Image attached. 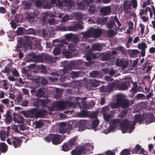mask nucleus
I'll return each mask as SVG.
<instances>
[{"mask_svg": "<svg viewBox=\"0 0 155 155\" xmlns=\"http://www.w3.org/2000/svg\"><path fill=\"white\" fill-rule=\"evenodd\" d=\"M76 45L72 43L69 44L68 46V50L66 48L62 49V53L67 58H70L72 57V53L77 51L75 48Z\"/></svg>", "mask_w": 155, "mask_h": 155, "instance_id": "obj_1", "label": "nucleus"}, {"mask_svg": "<svg viewBox=\"0 0 155 155\" xmlns=\"http://www.w3.org/2000/svg\"><path fill=\"white\" fill-rule=\"evenodd\" d=\"M71 64L74 66L76 69H81L84 68L85 67L86 68L87 67V68H90L92 63V62H85L82 60H79L72 61Z\"/></svg>", "mask_w": 155, "mask_h": 155, "instance_id": "obj_2", "label": "nucleus"}, {"mask_svg": "<svg viewBox=\"0 0 155 155\" xmlns=\"http://www.w3.org/2000/svg\"><path fill=\"white\" fill-rule=\"evenodd\" d=\"M7 141L9 144L13 146L15 148L19 147L22 142V140L20 138L13 136L8 138Z\"/></svg>", "mask_w": 155, "mask_h": 155, "instance_id": "obj_3", "label": "nucleus"}, {"mask_svg": "<svg viewBox=\"0 0 155 155\" xmlns=\"http://www.w3.org/2000/svg\"><path fill=\"white\" fill-rule=\"evenodd\" d=\"M68 44V41L64 39L62 40V41L59 44H53V45L55 46L53 51V54L55 55H59L61 52V48H64L66 47L64 45H67Z\"/></svg>", "mask_w": 155, "mask_h": 155, "instance_id": "obj_4", "label": "nucleus"}, {"mask_svg": "<svg viewBox=\"0 0 155 155\" xmlns=\"http://www.w3.org/2000/svg\"><path fill=\"white\" fill-rule=\"evenodd\" d=\"M130 78L129 77L125 78L124 81L121 83H119L118 90L124 91L128 89V87L130 85Z\"/></svg>", "mask_w": 155, "mask_h": 155, "instance_id": "obj_5", "label": "nucleus"}, {"mask_svg": "<svg viewBox=\"0 0 155 155\" xmlns=\"http://www.w3.org/2000/svg\"><path fill=\"white\" fill-rule=\"evenodd\" d=\"M118 97V102L119 104L120 107L123 109L127 108L130 105V101L124 98L121 95L117 96Z\"/></svg>", "mask_w": 155, "mask_h": 155, "instance_id": "obj_6", "label": "nucleus"}, {"mask_svg": "<svg viewBox=\"0 0 155 155\" xmlns=\"http://www.w3.org/2000/svg\"><path fill=\"white\" fill-rule=\"evenodd\" d=\"M72 68V66L71 64H66L64 66L63 69L57 71H54L52 72L51 74L53 76L59 75H60L59 72H62L63 74H64L67 72L68 71L71 70Z\"/></svg>", "mask_w": 155, "mask_h": 155, "instance_id": "obj_7", "label": "nucleus"}, {"mask_svg": "<svg viewBox=\"0 0 155 155\" xmlns=\"http://www.w3.org/2000/svg\"><path fill=\"white\" fill-rule=\"evenodd\" d=\"M43 61V57L40 55H36L30 54H28L27 62H41Z\"/></svg>", "mask_w": 155, "mask_h": 155, "instance_id": "obj_8", "label": "nucleus"}, {"mask_svg": "<svg viewBox=\"0 0 155 155\" xmlns=\"http://www.w3.org/2000/svg\"><path fill=\"white\" fill-rule=\"evenodd\" d=\"M49 3V0H37L35 2V5L37 7L40 8L44 4V8L50 9L51 5Z\"/></svg>", "mask_w": 155, "mask_h": 155, "instance_id": "obj_9", "label": "nucleus"}, {"mask_svg": "<svg viewBox=\"0 0 155 155\" xmlns=\"http://www.w3.org/2000/svg\"><path fill=\"white\" fill-rule=\"evenodd\" d=\"M102 55L99 53H93L91 52H87L86 54L85 57L87 60L91 61L92 59H96L98 58Z\"/></svg>", "mask_w": 155, "mask_h": 155, "instance_id": "obj_10", "label": "nucleus"}, {"mask_svg": "<svg viewBox=\"0 0 155 155\" xmlns=\"http://www.w3.org/2000/svg\"><path fill=\"white\" fill-rule=\"evenodd\" d=\"M119 81L118 80L116 81H115L111 83L107 87V90H105L106 87H103V90L104 92L107 91H109L113 90L114 89L118 90Z\"/></svg>", "mask_w": 155, "mask_h": 155, "instance_id": "obj_11", "label": "nucleus"}, {"mask_svg": "<svg viewBox=\"0 0 155 155\" xmlns=\"http://www.w3.org/2000/svg\"><path fill=\"white\" fill-rule=\"evenodd\" d=\"M91 31L92 37L95 38H97L101 36L102 33V30L99 28H91Z\"/></svg>", "mask_w": 155, "mask_h": 155, "instance_id": "obj_12", "label": "nucleus"}, {"mask_svg": "<svg viewBox=\"0 0 155 155\" xmlns=\"http://www.w3.org/2000/svg\"><path fill=\"white\" fill-rule=\"evenodd\" d=\"M83 28L82 25L75 22H74L72 25L68 27V31H76L78 29H81Z\"/></svg>", "mask_w": 155, "mask_h": 155, "instance_id": "obj_13", "label": "nucleus"}, {"mask_svg": "<svg viewBox=\"0 0 155 155\" xmlns=\"http://www.w3.org/2000/svg\"><path fill=\"white\" fill-rule=\"evenodd\" d=\"M130 126L128 121L127 120H124L120 123V126L123 133H125Z\"/></svg>", "mask_w": 155, "mask_h": 155, "instance_id": "obj_14", "label": "nucleus"}, {"mask_svg": "<svg viewBox=\"0 0 155 155\" xmlns=\"http://www.w3.org/2000/svg\"><path fill=\"white\" fill-rule=\"evenodd\" d=\"M111 8L110 6H105L101 8L100 10V12L101 14L104 16L110 15L111 12Z\"/></svg>", "mask_w": 155, "mask_h": 155, "instance_id": "obj_15", "label": "nucleus"}, {"mask_svg": "<svg viewBox=\"0 0 155 155\" xmlns=\"http://www.w3.org/2000/svg\"><path fill=\"white\" fill-rule=\"evenodd\" d=\"M93 18V22L99 24L104 25L107 22V17L101 18L95 17Z\"/></svg>", "mask_w": 155, "mask_h": 155, "instance_id": "obj_16", "label": "nucleus"}, {"mask_svg": "<svg viewBox=\"0 0 155 155\" xmlns=\"http://www.w3.org/2000/svg\"><path fill=\"white\" fill-rule=\"evenodd\" d=\"M123 6L124 10L126 13H128L131 8V3L129 0L124 2Z\"/></svg>", "mask_w": 155, "mask_h": 155, "instance_id": "obj_17", "label": "nucleus"}, {"mask_svg": "<svg viewBox=\"0 0 155 155\" xmlns=\"http://www.w3.org/2000/svg\"><path fill=\"white\" fill-rule=\"evenodd\" d=\"M127 61H124L123 60H117L116 61V65L117 66H120L123 68H126L128 66Z\"/></svg>", "mask_w": 155, "mask_h": 155, "instance_id": "obj_18", "label": "nucleus"}, {"mask_svg": "<svg viewBox=\"0 0 155 155\" xmlns=\"http://www.w3.org/2000/svg\"><path fill=\"white\" fill-rule=\"evenodd\" d=\"M37 110V108H33L25 112L24 115L27 117H32L34 115H35Z\"/></svg>", "mask_w": 155, "mask_h": 155, "instance_id": "obj_19", "label": "nucleus"}, {"mask_svg": "<svg viewBox=\"0 0 155 155\" xmlns=\"http://www.w3.org/2000/svg\"><path fill=\"white\" fill-rule=\"evenodd\" d=\"M13 120L15 123H22L24 121V119L23 118L19 115H18L15 113L13 114Z\"/></svg>", "mask_w": 155, "mask_h": 155, "instance_id": "obj_20", "label": "nucleus"}, {"mask_svg": "<svg viewBox=\"0 0 155 155\" xmlns=\"http://www.w3.org/2000/svg\"><path fill=\"white\" fill-rule=\"evenodd\" d=\"M61 142L59 135L53 134L52 141L53 144L54 145H57L60 143Z\"/></svg>", "mask_w": 155, "mask_h": 155, "instance_id": "obj_21", "label": "nucleus"}, {"mask_svg": "<svg viewBox=\"0 0 155 155\" xmlns=\"http://www.w3.org/2000/svg\"><path fill=\"white\" fill-rule=\"evenodd\" d=\"M35 17L31 12H28L25 13V19L31 23H32L34 21Z\"/></svg>", "mask_w": 155, "mask_h": 155, "instance_id": "obj_22", "label": "nucleus"}, {"mask_svg": "<svg viewBox=\"0 0 155 155\" xmlns=\"http://www.w3.org/2000/svg\"><path fill=\"white\" fill-rule=\"evenodd\" d=\"M47 111L45 110L42 109L36 111L35 117L36 118L43 117L47 114Z\"/></svg>", "mask_w": 155, "mask_h": 155, "instance_id": "obj_23", "label": "nucleus"}, {"mask_svg": "<svg viewBox=\"0 0 155 155\" xmlns=\"http://www.w3.org/2000/svg\"><path fill=\"white\" fill-rule=\"evenodd\" d=\"M144 119L147 123H150L155 121V117L153 114H147L145 117Z\"/></svg>", "mask_w": 155, "mask_h": 155, "instance_id": "obj_24", "label": "nucleus"}, {"mask_svg": "<svg viewBox=\"0 0 155 155\" xmlns=\"http://www.w3.org/2000/svg\"><path fill=\"white\" fill-rule=\"evenodd\" d=\"M47 63H51L55 62V60L52 57L49 55H46L43 56V60Z\"/></svg>", "mask_w": 155, "mask_h": 155, "instance_id": "obj_25", "label": "nucleus"}, {"mask_svg": "<svg viewBox=\"0 0 155 155\" xmlns=\"http://www.w3.org/2000/svg\"><path fill=\"white\" fill-rule=\"evenodd\" d=\"M81 34L82 35V38L87 39L92 37L91 28H90L86 32H82Z\"/></svg>", "mask_w": 155, "mask_h": 155, "instance_id": "obj_26", "label": "nucleus"}, {"mask_svg": "<svg viewBox=\"0 0 155 155\" xmlns=\"http://www.w3.org/2000/svg\"><path fill=\"white\" fill-rule=\"evenodd\" d=\"M134 119L136 122H138L140 124L144 120V117H143V116H141L140 114H137L135 115Z\"/></svg>", "mask_w": 155, "mask_h": 155, "instance_id": "obj_27", "label": "nucleus"}, {"mask_svg": "<svg viewBox=\"0 0 155 155\" xmlns=\"http://www.w3.org/2000/svg\"><path fill=\"white\" fill-rule=\"evenodd\" d=\"M88 84L91 87H97L98 86L99 83L97 80H96L95 79H90Z\"/></svg>", "mask_w": 155, "mask_h": 155, "instance_id": "obj_28", "label": "nucleus"}, {"mask_svg": "<svg viewBox=\"0 0 155 155\" xmlns=\"http://www.w3.org/2000/svg\"><path fill=\"white\" fill-rule=\"evenodd\" d=\"M54 105L57 107L60 110H64L65 108V104L61 101H57L54 103Z\"/></svg>", "mask_w": 155, "mask_h": 155, "instance_id": "obj_29", "label": "nucleus"}, {"mask_svg": "<svg viewBox=\"0 0 155 155\" xmlns=\"http://www.w3.org/2000/svg\"><path fill=\"white\" fill-rule=\"evenodd\" d=\"M64 5L67 8H71L74 6V2L72 0H64Z\"/></svg>", "mask_w": 155, "mask_h": 155, "instance_id": "obj_30", "label": "nucleus"}, {"mask_svg": "<svg viewBox=\"0 0 155 155\" xmlns=\"http://www.w3.org/2000/svg\"><path fill=\"white\" fill-rule=\"evenodd\" d=\"M90 76L92 78H102L101 75L99 71H93L90 74Z\"/></svg>", "mask_w": 155, "mask_h": 155, "instance_id": "obj_31", "label": "nucleus"}, {"mask_svg": "<svg viewBox=\"0 0 155 155\" xmlns=\"http://www.w3.org/2000/svg\"><path fill=\"white\" fill-rule=\"evenodd\" d=\"M109 106H106L103 107L101 109V112L103 114H108L111 113L112 114H114L115 111H110L109 110Z\"/></svg>", "mask_w": 155, "mask_h": 155, "instance_id": "obj_32", "label": "nucleus"}, {"mask_svg": "<svg viewBox=\"0 0 155 155\" xmlns=\"http://www.w3.org/2000/svg\"><path fill=\"white\" fill-rule=\"evenodd\" d=\"M36 96L39 97H45V91L44 89L40 88L39 89L36 94Z\"/></svg>", "mask_w": 155, "mask_h": 155, "instance_id": "obj_33", "label": "nucleus"}, {"mask_svg": "<svg viewBox=\"0 0 155 155\" xmlns=\"http://www.w3.org/2000/svg\"><path fill=\"white\" fill-rule=\"evenodd\" d=\"M101 54L103 55L102 57V60L106 61L110 59L111 57V54L109 53H102Z\"/></svg>", "mask_w": 155, "mask_h": 155, "instance_id": "obj_34", "label": "nucleus"}, {"mask_svg": "<svg viewBox=\"0 0 155 155\" xmlns=\"http://www.w3.org/2000/svg\"><path fill=\"white\" fill-rule=\"evenodd\" d=\"M146 99V96L145 95L142 93H139L137 94L135 97L134 100H145Z\"/></svg>", "mask_w": 155, "mask_h": 155, "instance_id": "obj_35", "label": "nucleus"}, {"mask_svg": "<svg viewBox=\"0 0 155 155\" xmlns=\"http://www.w3.org/2000/svg\"><path fill=\"white\" fill-rule=\"evenodd\" d=\"M72 128L71 127H60L59 130V132L60 133L62 134H64L66 133H67L68 131V130H70Z\"/></svg>", "mask_w": 155, "mask_h": 155, "instance_id": "obj_36", "label": "nucleus"}, {"mask_svg": "<svg viewBox=\"0 0 155 155\" xmlns=\"http://www.w3.org/2000/svg\"><path fill=\"white\" fill-rule=\"evenodd\" d=\"M107 25L109 29H111L113 28L114 26H116V25L114 19L110 20L108 22L107 24Z\"/></svg>", "mask_w": 155, "mask_h": 155, "instance_id": "obj_37", "label": "nucleus"}, {"mask_svg": "<svg viewBox=\"0 0 155 155\" xmlns=\"http://www.w3.org/2000/svg\"><path fill=\"white\" fill-rule=\"evenodd\" d=\"M77 139L76 137H74L72 138L69 140L67 143L69 146L72 149L73 146L74 145L75 142Z\"/></svg>", "mask_w": 155, "mask_h": 155, "instance_id": "obj_38", "label": "nucleus"}, {"mask_svg": "<svg viewBox=\"0 0 155 155\" xmlns=\"http://www.w3.org/2000/svg\"><path fill=\"white\" fill-rule=\"evenodd\" d=\"M56 29L57 31H68V27L65 25H60L57 27Z\"/></svg>", "mask_w": 155, "mask_h": 155, "instance_id": "obj_39", "label": "nucleus"}, {"mask_svg": "<svg viewBox=\"0 0 155 155\" xmlns=\"http://www.w3.org/2000/svg\"><path fill=\"white\" fill-rule=\"evenodd\" d=\"M9 132H6L5 130H2L1 131L0 136L1 139L4 140L5 137H7L9 135Z\"/></svg>", "mask_w": 155, "mask_h": 155, "instance_id": "obj_40", "label": "nucleus"}, {"mask_svg": "<svg viewBox=\"0 0 155 155\" xmlns=\"http://www.w3.org/2000/svg\"><path fill=\"white\" fill-rule=\"evenodd\" d=\"M99 121L97 120L96 119L93 120L91 123V126L92 127V128L95 130V129L96 128V127L98 126L99 124Z\"/></svg>", "mask_w": 155, "mask_h": 155, "instance_id": "obj_41", "label": "nucleus"}, {"mask_svg": "<svg viewBox=\"0 0 155 155\" xmlns=\"http://www.w3.org/2000/svg\"><path fill=\"white\" fill-rule=\"evenodd\" d=\"M92 49L94 51H101L102 48L99 44H95L92 47Z\"/></svg>", "mask_w": 155, "mask_h": 155, "instance_id": "obj_42", "label": "nucleus"}, {"mask_svg": "<svg viewBox=\"0 0 155 155\" xmlns=\"http://www.w3.org/2000/svg\"><path fill=\"white\" fill-rule=\"evenodd\" d=\"M8 36L10 38V41H13L14 36H16L14 34V31H9L7 32Z\"/></svg>", "mask_w": 155, "mask_h": 155, "instance_id": "obj_43", "label": "nucleus"}, {"mask_svg": "<svg viewBox=\"0 0 155 155\" xmlns=\"http://www.w3.org/2000/svg\"><path fill=\"white\" fill-rule=\"evenodd\" d=\"M114 114L110 113L103 114L104 120L107 122H109L110 120V118Z\"/></svg>", "mask_w": 155, "mask_h": 155, "instance_id": "obj_44", "label": "nucleus"}, {"mask_svg": "<svg viewBox=\"0 0 155 155\" xmlns=\"http://www.w3.org/2000/svg\"><path fill=\"white\" fill-rule=\"evenodd\" d=\"M88 11L89 13L91 15L95 13L96 12V8L95 5H91L88 9Z\"/></svg>", "mask_w": 155, "mask_h": 155, "instance_id": "obj_45", "label": "nucleus"}, {"mask_svg": "<svg viewBox=\"0 0 155 155\" xmlns=\"http://www.w3.org/2000/svg\"><path fill=\"white\" fill-rule=\"evenodd\" d=\"M130 91L132 94L131 96H129L130 97H132L137 92H139V89H138V88L132 87L130 90Z\"/></svg>", "mask_w": 155, "mask_h": 155, "instance_id": "obj_46", "label": "nucleus"}, {"mask_svg": "<svg viewBox=\"0 0 155 155\" xmlns=\"http://www.w3.org/2000/svg\"><path fill=\"white\" fill-rule=\"evenodd\" d=\"M62 146V150L64 151H67L72 149L67 143H64Z\"/></svg>", "mask_w": 155, "mask_h": 155, "instance_id": "obj_47", "label": "nucleus"}, {"mask_svg": "<svg viewBox=\"0 0 155 155\" xmlns=\"http://www.w3.org/2000/svg\"><path fill=\"white\" fill-rule=\"evenodd\" d=\"M7 150L6 145L4 143H1L0 144V151L2 152H5Z\"/></svg>", "mask_w": 155, "mask_h": 155, "instance_id": "obj_48", "label": "nucleus"}, {"mask_svg": "<svg viewBox=\"0 0 155 155\" xmlns=\"http://www.w3.org/2000/svg\"><path fill=\"white\" fill-rule=\"evenodd\" d=\"M118 96H117L116 102L115 103H111L110 105V107L112 109H116L120 107L119 104L118 102Z\"/></svg>", "mask_w": 155, "mask_h": 155, "instance_id": "obj_49", "label": "nucleus"}, {"mask_svg": "<svg viewBox=\"0 0 155 155\" xmlns=\"http://www.w3.org/2000/svg\"><path fill=\"white\" fill-rule=\"evenodd\" d=\"M7 114L5 119L6 122L7 123H10L12 121V117L10 115V111H8L7 112Z\"/></svg>", "mask_w": 155, "mask_h": 155, "instance_id": "obj_50", "label": "nucleus"}, {"mask_svg": "<svg viewBox=\"0 0 155 155\" xmlns=\"http://www.w3.org/2000/svg\"><path fill=\"white\" fill-rule=\"evenodd\" d=\"M138 48L141 50H145L147 47V45L144 42L141 43V44L138 45Z\"/></svg>", "mask_w": 155, "mask_h": 155, "instance_id": "obj_51", "label": "nucleus"}, {"mask_svg": "<svg viewBox=\"0 0 155 155\" xmlns=\"http://www.w3.org/2000/svg\"><path fill=\"white\" fill-rule=\"evenodd\" d=\"M60 75H57V76H60V78H59V81L60 82H62L66 80V79H68L65 76L63 75L64 74H63L62 72H59Z\"/></svg>", "mask_w": 155, "mask_h": 155, "instance_id": "obj_52", "label": "nucleus"}, {"mask_svg": "<svg viewBox=\"0 0 155 155\" xmlns=\"http://www.w3.org/2000/svg\"><path fill=\"white\" fill-rule=\"evenodd\" d=\"M81 74V72L72 71L71 73V75L72 78H75L79 77Z\"/></svg>", "mask_w": 155, "mask_h": 155, "instance_id": "obj_53", "label": "nucleus"}, {"mask_svg": "<svg viewBox=\"0 0 155 155\" xmlns=\"http://www.w3.org/2000/svg\"><path fill=\"white\" fill-rule=\"evenodd\" d=\"M43 121L42 120H39L36 122L35 123L36 127L40 128L44 126Z\"/></svg>", "mask_w": 155, "mask_h": 155, "instance_id": "obj_54", "label": "nucleus"}, {"mask_svg": "<svg viewBox=\"0 0 155 155\" xmlns=\"http://www.w3.org/2000/svg\"><path fill=\"white\" fill-rule=\"evenodd\" d=\"M77 6L80 10H83L85 8L86 6L85 5L84 2L82 1L81 2H79L77 5Z\"/></svg>", "mask_w": 155, "mask_h": 155, "instance_id": "obj_55", "label": "nucleus"}, {"mask_svg": "<svg viewBox=\"0 0 155 155\" xmlns=\"http://www.w3.org/2000/svg\"><path fill=\"white\" fill-rule=\"evenodd\" d=\"M53 135V134H48L44 138L45 140L48 142H49L51 141H52Z\"/></svg>", "mask_w": 155, "mask_h": 155, "instance_id": "obj_56", "label": "nucleus"}, {"mask_svg": "<svg viewBox=\"0 0 155 155\" xmlns=\"http://www.w3.org/2000/svg\"><path fill=\"white\" fill-rule=\"evenodd\" d=\"M35 48L34 49H35L37 50H41L42 49L40 43L39 42L36 41L35 45Z\"/></svg>", "mask_w": 155, "mask_h": 155, "instance_id": "obj_57", "label": "nucleus"}, {"mask_svg": "<svg viewBox=\"0 0 155 155\" xmlns=\"http://www.w3.org/2000/svg\"><path fill=\"white\" fill-rule=\"evenodd\" d=\"M117 32L116 31H114L113 30H109L107 31L108 35L109 36H112L117 34Z\"/></svg>", "mask_w": 155, "mask_h": 155, "instance_id": "obj_58", "label": "nucleus"}, {"mask_svg": "<svg viewBox=\"0 0 155 155\" xmlns=\"http://www.w3.org/2000/svg\"><path fill=\"white\" fill-rule=\"evenodd\" d=\"M63 3L62 1L58 0L55 4V6L59 8H62L63 7Z\"/></svg>", "mask_w": 155, "mask_h": 155, "instance_id": "obj_59", "label": "nucleus"}, {"mask_svg": "<svg viewBox=\"0 0 155 155\" xmlns=\"http://www.w3.org/2000/svg\"><path fill=\"white\" fill-rule=\"evenodd\" d=\"M128 112L127 110H122L120 114L118 115V116L120 117L123 118L125 116Z\"/></svg>", "mask_w": 155, "mask_h": 155, "instance_id": "obj_60", "label": "nucleus"}, {"mask_svg": "<svg viewBox=\"0 0 155 155\" xmlns=\"http://www.w3.org/2000/svg\"><path fill=\"white\" fill-rule=\"evenodd\" d=\"M130 154V151L127 149L123 150L120 153V155H129Z\"/></svg>", "mask_w": 155, "mask_h": 155, "instance_id": "obj_61", "label": "nucleus"}, {"mask_svg": "<svg viewBox=\"0 0 155 155\" xmlns=\"http://www.w3.org/2000/svg\"><path fill=\"white\" fill-rule=\"evenodd\" d=\"M72 155H81V151L80 150H74L71 151Z\"/></svg>", "mask_w": 155, "mask_h": 155, "instance_id": "obj_62", "label": "nucleus"}, {"mask_svg": "<svg viewBox=\"0 0 155 155\" xmlns=\"http://www.w3.org/2000/svg\"><path fill=\"white\" fill-rule=\"evenodd\" d=\"M26 75L27 78L29 80H33L35 79L33 75L31 74V72L30 71L26 74Z\"/></svg>", "mask_w": 155, "mask_h": 155, "instance_id": "obj_63", "label": "nucleus"}, {"mask_svg": "<svg viewBox=\"0 0 155 155\" xmlns=\"http://www.w3.org/2000/svg\"><path fill=\"white\" fill-rule=\"evenodd\" d=\"M74 36V35L72 33L68 34L65 35V37L68 40H71Z\"/></svg>", "mask_w": 155, "mask_h": 155, "instance_id": "obj_64", "label": "nucleus"}]
</instances>
